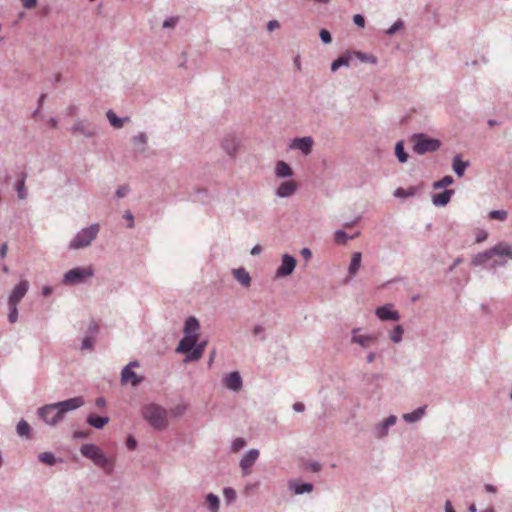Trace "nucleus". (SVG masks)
Segmentation results:
<instances>
[{"label": "nucleus", "instance_id": "64", "mask_svg": "<svg viewBox=\"0 0 512 512\" xmlns=\"http://www.w3.org/2000/svg\"><path fill=\"white\" fill-rule=\"evenodd\" d=\"M377 357V353L375 351H369L366 355L367 363H373Z\"/></svg>", "mask_w": 512, "mask_h": 512}, {"label": "nucleus", "instance_id": "23", "mask_svg": "<svg viewBox=\"0 0 512 512\" xmlns=\"http://www.w3.org/2000/svg\"><path fill=\"white\" fill-rule=\"evenodd\" d=\"M232 274L234 278L244 287L251 285V277L245 268L240 267L233 269Z\"/></svg>", "mask_w": 512, "mask_h": 512}, {"label": "nucleus", "instance_id": "41", "mask_svg": "<svg viewBox=\"0 0 512 512\" xmlns=\"http://www.w3.org/2000/svg\"><path fill=\"white\" fill-rule=\"evenodd\" d=\"M40 462L45 463L49 466H53L57 463V458L52 452H43L38 455Z\"/></svg>", "mask_w": 512, "mask_h": 512}, {"label": "nucleus", "instance_id": "24", "mask_svg": "<svg viewBox=\"0 0 512 512\" xmlns=\"http://www.w3.org/2000/svg\"><path fill=\"white\" fill-rule=\"evenodd\" d=\"M200 328L199 321L193 317L190 316L186 319L185 325H184V335H199L198 330Z\"/></svg>", "mask_w": 512, "mask_h": 512}, {"label": "nucleus", "instance_id": "37", "mask_svg": "<svg viewBox=\"0 0 512 512\" xmlns=\"http://www.w3.org/2000/svg\"><path fill=\"white\" fill-rule=\"evenodd\" d=\"M395 156L400 163H406L408 160V154L404 148V142L402 140L398 141L395 145Z\"/></svg>", "mask_w": 512, "mask_h": 512}, {"label": "nucleus", "instance_id": "39", "mask_svg": "<svg viewBox=\"0 0 512 512\" xmlns=\"http://www.w3.org/2000/svg\"><path fill=\"white\" fill-rule=\"evenodd\" d=\"M147 142H148V137H147L146 133H144V132H141V133L133 136V138H132V143L135 146L140 147L141 152H144L146 150Z\"/></svg>", "mask_w": 512, "mask_h": 512}, {"label": "nucleus", "instance_id": "56", "mask_svg": "<svg viewBox=\"0 0 512 512\" xmlns=\"http://www.w3.org/2000/svg\"><path fill=\"white\" fill-rule=\"evenodd\" d=\"M353 22L358 27H364L365 26V18L361 14L354 15Z\"/></svg>", "mask_w": 512, "mask_h": 512}, {"label": "nucleus", "instance_id": "32", "mask_svg": "<svg viewBox=\"0 0 512 512\" xmlns=\"http://www.w3.org/2000/svg\"><path fill=\"white\" fill-rule=\"evenodd\" d=\"M290 488L294 490L295 494L301 495L304 493H309L313 490V484L311 483H297V482H290L289 484Z\"/></svg>", "mask_w": 512, "mask_h": 512}, {"label": "nucleus", "instance_id": "34", "mask_svg": "<svg viewBox=\"0 0 512 512\" xmlns=\"http://www.w3.org/2000/svg\"><path fill=\"white\" fill-rule=\"evenodd\" d=\"M206 504H207L210 512H219L220 500L216 494H214V493L207 494Z\"/></svg>", "mask_w": 512, "mask_h": 512}, {"label": "nucleus", "instance_id": "4", "mask_svg": "<svg viewBox=\"0 0 512 512\" xmlns=\"http://www.w3.org/2000/svg\"><path fill=\"white\" fill-rule=\"evenodd\" d=\"M80 452L84 457L92 460L96 466L102 468L107 474L112 473L113 467L110 460L97 445L92 443L83 444L80 448Z\"/></svg>", "mask_w": 512, "mask_h": 512}, {"label": "nucleus", "instance_id": "55", "mask_svg": "<svg viewBox=\"0 0 512 512\" xmlns=\"http://www.w3.org/2000/svg\"><path fill=\"white\" fill-rule=\"evenodd\" d=\"M130 191V188L128 185H122L118 187V189L115 192L116 197L123 198L125 197Z\"/></svg>", "mask_w": 512, "mask_h": 512}, {"label": "nucleus", "instance_id": "44", "mask_svg": "<svg viewBox=\"0 0 512 512\" xmlns=\"http://www.w3.org/2000/svg\"><path fill=\"white\" fill-rule=\"evenodd\" d=\"M403 333H404V329L401 325L395 326L393 331L390 333L391 341L394 343L401 342Z\"/></svg>", "mask_w": 512, "mask_h": 512}, {"label": "nucleus", "instance_id": "19", "mask_svg": "<svg viewBox=\"0 0 512 512\" xmlns=\"http://www.w3.org/2000/svg\"><path fill=\"white\" fill-rule=\"evenodd\" d=\"M239 141L234 135H227L222 140V148L229 156H234L238 150Z\"/></svg>", "mask_w": 512, "mask_h": 512}, {"label": "nucleus", "instance_id": "31", "mask_svg": "<svg viewBox=\"0 0 512 512\" xmlns=\"http://www.w3.org/2000/svg\"><path fill=\"white\" fill-rule=\"evenodd\" d=\"M494 256H507L512 259V248L506 243H499L492 247Z\"/></svg>", "mask_w": 512, "mask_h": 512}, {"label": "nucleus", "instance_id": "14", "mask_svg": "<svg viewBox=\"0 0 512 512\" xmlns=\"http://www.w3.org/2000/svg\"><path fill=\"white\" fill-rule=\"evenodd\" d=\"M223 384L229 390L238 392L242 389L243 380L238 371H233L223 378Z\"/></svg>", "mask_w": 512, "mask_h": 512}, {"label": "nucleus", "instance_id": "53", "mask_svg": "<svg viewBox=\"0 0 512 512\" xmlns=\"http://www.w3.org/2000/svg\"><path fill=\"white\" fill-rule=\"evenodd\" d=\"M319 36L324 44H330L332 42L331 33L327 29H321L319 32Z\"/></svg>", "mask_w": 512, "mask_h": 512}, {"label": "nucleus", "instance_id": "29", "mask_svg": "<svg viewBox=\"0 0 512 512\" xmlns=\"http://www.w3.org/2000/svg\"><path fill=\"white\" fill-rule=\"evenodd\" d=\"M106 116H107V119L110 123V125L116 129H120L123 127L124 125V122L128 121L129 118L128 117H124V118H121V117H118L114 112L113 110H108L107 113H106Z\"/></svg>", "mask_w": 512, "mask_h": 512}, {"label": "nucleus", "instance_id": "27", "mask_svg": "<svg viewBox=\"0 0 512 512\" xmlns=\"http://www.w3.org/2000/svg\"><path fill=\"white\" fill-rule=\"evenodd\" d=\"M275 174L279 178H288L293 175V170L286 162L278 161L275 167Z\"/></svg>", "mask_w": 512, "mask_h": 512}, {"label": "nucleus", "instance_id": "40", "mask_svg": "<svg viewBox=\"0 0 512 512\" xmlns=\"http://www.w3.org/2000/svg\"><path fill=\"white\" fill-rule=\"evenodd\" d=\"M350 63V57L349 55H342L338 57L336 60H334L331 64V71L335 72L340 67H348Z\"/></svg>", "mask_w": 512, "mask_h": 512}, {"label": "nucleus", "instance_id": "10", "mask_svg": "<svg viewBox=\"0 0 512 512\" xmlns=\"http://www.w3.org/2000/svg\"><path fill=\"white\" fill-rule=\"evenodd\" d=\"M296 264L297 261L293 256L289 254H284L282 256L281 264L276 270V276L286 277L291 275L296 267Z\"/></svg>", "mask_w": 512, "mask_h": 512}, {"label": "nucleus", "instance_id": "51", "mask_svg": "<svg viewBox=\"0 0 512 512\" xmlns=\"http://www.w3.org/2000/svg\"><path fill=\"white\" fill-rule=\"evenodd\" d=\"M404 26V23L402 20H397L388 30H386V34L391 36L394 35L397 31L402 29Z\"/></svg>", "mask_w": 512, "mask_h": 512}, {"label": "nucleus", "instance_id": "43", "mask_svg": "<svg viewBox=\"0 0 512 512\" xmlns=\"http://www.w3.org/2000/svg\"><path fill=\"white\" fill-rule=\"evenodd\" d=\"M223 496L227 505L232 504L237 498L236 491L231 487H225L223 489Z\"/></svg>", "mask_w": 512, "mask_h": 512}, {"label": "nucleus", "instance_id": "57", "mask_svg": "<svg viewBox=\"0 0 512 512\" xmlns=\"http://www.w3.org/2000/svg\"><path fill=\"white\" fill-rule=\"evenodd\" d=\"M126 446L129 450H134L137 446V441L133 436H128Z\"/></svg>", "mask_w": 512, "mask_h": 512}, {"label": "nucleus", "instance_id": "9", "mask_svg": "<svg viewBox=\"0 0 512 512\" xmlns=\"http://www.w3.org/2000/svg\"><path fill=\"white\" fill-rule=\"evenodd\" d=\"M259 454L260 452L258 449H250L242 456L239 465L243 476H247L251 473V467L259 458Z\"/></svg>", "mask_w": 512, "mask_h": 512}, {"label": "nucleus", "instance_id": "30", "mask_svg": "<svg viewBox=\"0 0 512 512\" xmlns=\"http://www.w3.org/2000/svg\"><path fill=\"white\" fill-rule=\"evenodd\" d=\"M493 256H494V253L492 252V248H490L484 252L478 253L472 259V265H474V266L482 265V264L486 263L488 260H490Z\"/></svg>", "mask_w": 512, "mask_h": 512}, {"label": "nucleus", "instance_id": "8", "mask_svg": "<svg viewBox=\"0 0 512 512\" xmlns=\"http://www.w3.org/2000/svg\"><path fill=\"white\" fill-rule=\"evenodd\" d=\"M360 327L351 330V343L359 345L362 349H370L378 340L377 334H363Z\"/></svg>", "mask_w": 512, "mask_h": 512}, {"label": "nucleus", "instance_id": "21", "mask_svg": "<svg viewBox=\"0 0 512 512\" xmlns=\"http://www.w3.org/2000/svg\"><path fill=\"white\" fill-rule=\"evenodd\" d=\"M206 345H207V341H201V342L197 341L196 346L193 349V351H191V353H188V355L185 356V358L183 360L184 363L198 361L199 359H201Z\"/></svg>", "mask_w": 512, "mask_h": 512}, {"label": "nucleus", "instance_id": "42", "mask_svg": "<svg viewBox=\"0 0 512 512\" xmlns=\"http://www.w3.org/2000/svg\"><path fill=\"white\" fill-rule=\"evenodd\" d=\"M359 232H356L354 236H348L347 233L343 230H337L335 232V242L340 245H344L347 243L349 239H353L355 236H358Z\"/></svg>", "mask_w": 512, "mask_h": 512}, {"label": "nucleus", "instance_id": "28", "mask_svg": "<svg viewBox=\"0 0 512 512\" xmlns=\"http://www.w3.org/2000/svg\"><path fill=\"white\" fill-rule=\"evenodd\" d=\"M26 178H27V174L22 172L19 175V178L17 179L16 185H15V189L17 191V196L21 200L26 199L28 196V193H27V190L25 187Z\"/></svg>", "mask_w": 512, "mask_h": 512}, {"label": "nucleus", "instance_id": "22", "mask_svg": "<svg viewBox=\"0 0 512 512\" xmlns=\"http://www.w3.org/2000/svg\"><path fill=\"white\" fill-rule=\"evenodd\" d=\"M109 421L110 418L108 416H99L94 413L89 414L86 418L87 424L95 429H102Z\"/></svg>", "mask_w": 512, "mask_h": 512}, {"label": "nucleus", "instance_id": "12", "mask_svg": "<svg viewBox=\"0 0 512 512\" xmlns=\"http://www.w3.org/2000/svg\"><path fill=\"white\" fill-rule=\"evenodd\" d=\"M313 144L314 141L311 136H304L293 139L289 147L290 149L300 150L304 155H309L312 151Z\"/></svg>", "mask_w": 512, "mask_h": 512}, {"label": "nucleus", "instance_id": "18", "mask_svg": "<svg viewBox=\"0 0 512 512\" xmlns=\"http://www.w3.org/2000/svg\"><path fill=\"white\" fill-rule=\"evenodd\" d=\"M143 377L137 375L130 366H125L121 372V381L122 383L130 382L132 386H137L143 381Z\"/></svg>", "mask_w": 512, "mask_h": 512}, {"label": "nucleus", "instance_id": "59", "mask_svg": "<svg viewBox=\"0 0 512 512\" xmlns=\"http://www.w3.org/2000/svg\"><path fill=\"white\" fill-rule=\"evenodd\" d=\"M73 437L75 439H86V438L89 437V432L88 431L78 430V431H75L73 433Z\"/></svg>", "mask_w": 512, "mask_h": 512}, {"label": "nucleus", "instance_id": "49", "mask_svg": "<svg viewBox=\"0 0 512 512\" xmlns=\"http://www.w3.org/2000/svg\"><path fill=\"white\" fill-rule=\"evenodd\" d=\"M94 337L93 336H85L81 343L82 350H92L94 347Z\"/></svg>", "mask_w": 512, "mask_h": 512}, {"label": "nucleus", "instance_id": "61", "mask_svg": "<svg viewBox=\"0 0 512 512\" xmlns=\"http://www.w3.org/2000/svg\"><path fill=\"white\" fill-rule=\"evenodd\" d=\"M280 27V23L277 21V20H270L268 23H267V30L268 31H273L277 28Z\"/></svg>", "mask_w": 512, "mask_h": 512}, {"label": "nucleus", "instance_id": "15", "mask_svg": "<svg viewBox=\"0 0 512 512\" xmlns=\"http://www.w3.org/2000/svg\"><path fill=\"white\" fill-rule=\"evenodd\" d=\"M397 421V417L395 415H390L385 418L383 421L378 423L374 429V435L377 439H382L388 435L389 428L395 425Z\"/></svg>", "mask_w": 512, "mask_h": 512}, {"label": "nucleus", "instance_id": "54", "mask_svg": "<svg viewBox=\"0 0 512 512\" xmlns=\"http://www.w3.org/2000/svg\"><path fill=\"white\" fill-rule=\"evenodd\" d=\"M380 378H382V375L379 373L364 374L363 376V379L368 384H372L374 381L379 380Z\"/></svg>", "mask_w": 512, "mask_h": 512}, {"label": "nucleus", "instance_id": "2", "mask_svg": "<svg viewBox=\"0 0 512 512\" xmlns=\"http://www.w3.org/2000/svg\"><path fill=\"white\" fill-rule=\"evenodd\" d=\"M142 417L156 430H163L168 425V412L158 404L151 403L143 406Z\"/></svg>", "mask_w": 512, "mask_h": 512}, {"label": "nucleus", "instance_id": "6", "mask_svg": "<svg viewBox=\"0 0 512 512\" xmlns=\"http://www.w3.org/2000/svg\"><path fill=\"white\" fill-rule=\"evenodd\" d=\"M94 275L92 267H75L67 271L62 279L64 285H76L85 282Z\"/></svg>", "mask_w": 512, "mask_h": 512}, {"label": "nucleus", "instance_id": "13", "mask_svg": "<svg viewBox=\"0 0 512 512\" xmlns=\"http://www.w3.org/2000/svg\"><path fill=\"white\" fill-rule=\"evenodd\" d=\"M198 339L199 335H184L179 341L175 351L180 354L188 355V353H191L195 348Z\"/></svg>", "mask_w": 512, "mask_h": 512}, {"label": "nucleus", "instance_id": "63", "mask_svg": "<svg viewBox=\"0 0 512 512\" xmlns=\"http://www.w3.org/2000/svg\"><path fill=\"white\" fill-rule=\"evenodd\" d=\"M293 410L297 413H301L305 410V405L302 402H296L293 404Z\"/></svg>", "mask_w": 512, "mask_h": 512}, {"label": "nucleus", "instance_id": "16", "mask_svg": "<svg viewBox=\"0 0 512 512\" xmlns=\"http://www.w3.org/2000/svg\"><path fill=\"white\" fill-rule=\"evenodd\" d=\"M375 314L382 321H398L400 319L399 312L397 310H393L390 304L378 307Z\"/></svg>", "mask_w": 512, "mask_h": 512}, {"label": "nucleus", "instance_id": "62", "mask_svg": "<svg viewBox=\"0 0 512 512\" xmlns=\"http://www.w3.org/2000/svg\"><path fill=\"white\" fill-rule=\"evenodd\" d=\"M186 411V406L185 405H178L176 406L172 412L175 416H180L182 415L184 412Z\"/></svg>", "mask_w": 512, "mask_h": 512}, {"label": "nucleus", "instance_id": "52", "mask_svg": "<svg viewBox=\"0 0 512 512\" xmlns=\"http://www.w3.org/2000/svg\"><path fill=\"white\" fill-rule=\"evenodd\" d=\"M179 22V17H169L164 20L162 27L164 29L174 28Z\"/></svg>", "mask_w": 512, "mask_h": 512}, {"label": "nucleus", "instance_id": "45", "mask_svg": "<svg viewBox=\"0 0 512 512\" xmlns=\"http://www.w3.org/2000/svg\"><path fill=\"white\" fill-rule=\"evenodd\" d=\"M18 304L8 303L9 313H8V321L11 324H14L18 320Z\"/></svg>", "mask_w": 512, "mask_h": 512}, {"label": "nucleus", "instance_id": "5", "mask_svg": "<svg viewBox=\"0 0 512 512\" xmlns=\"http://www.w3.org/2000/svg\"><path fill=\"white\" fill-rule=\"evenodd\" d=\"M100 226L95 223L89 227L80 230L74 238L70 241L69 248L73 250L85 248L89 246L92 241L97 237Z\"/></svg>", "mask_w": 512, "mask_h": 512}, {"label": "nucleus", "instance_id": "50", "mask_svg": "<svg viewBox=\"0 0 512 512\" xmlns=\"http://www.w3.org/2000/svg\"><path fill=\"white\" fill-rule=\"evenodd\" d=\"M246 445V441L243 438H236L233 440L231 449L233 452H238Z\"/></svg>", "mask_w": 512, "mask_h": 512}, {"label": "nucleus", "instance_id": "1", "mask_svg": "<svg viewBox=\"0 0 512 512\" xmlns=\"http://www.w3.org/2000/svg\"><path fill=\"white\" fill-rule=\"evenodd\" d=\"M84 399L82 396L73 397L64 401L46 404L42 409L43 412L48 410L55 412L53 418H51V422H61L63 421L65 414L67 412L76 410L84 405Z\"/></svg>", "mask_w": 512, "mask_h": 512}, {"label": "nucleus", "instance_id": "58", "mask_svg": "<svg viewBox=\"0 0 512 512\" xmlns=\"http://www.w3.org/2000/svg\"><path fill=\"white\" fill-rule=\"evenodd\" d=\"M307 469L311 470L312 472H319L321 470V464L318 461L310 462L307 465Z\"/></svg>", "mask_w": 512, "mask_h": 512}, {"label": "nucleus", "instance_id": "46", "mask_svg": "<svg viewBox=\"0 0 512 512\" xmlns=\"http://www.w3.org/2000/svg\"><path fill=\"white\" fill-rule=\"evenodd\" d=\"M356 57L361 61V62H364V63H370V64H376L377 63V58L372 55V54H368V53H365V52H356Z\"/></svg>", "mask_w": 512, "mask_h": 512}, {"label": "nucleus", "instance_id": "17", "mask_svg": "<svg viewBox=\"0 0 512 512\" xmlns=\"http://www.w3.org/2000/svg\"><path fill=\"white\" fill-rule=\"evenodd\" d=\"M297 191V183L293 180L282 182L276 189V195L280 198H288Z\"/></svg>", "mask_w": 512, "mask_h": 512}, {"label": "nucleus", "instance_id": "48", "mask_svg": "<svg viewBox=\"0 0 512 512\" xmlns=\"http://www.w3.org/2000/svg\"><path fill=\"white\" fill-rule=\"evenodd\" d=\"M508 213L506 210H492L489 212V217L491 219H496L499 221H505L507 219Z\"/></svg>", "mask_w": 512, "mask_h": 512}, {"label": "nucleus", "instance_id": "36", "mask_svg": "<svg viewBox=\"0 0 512 512\" xmlns=\"http://www.w3.org/2000/svg\"><path fill=\"white\" fill-rule=\"evenodd\" d=\"M44 405L37 409L38 417L49 426H56L59 422H51V418L55 415V412L50 410L43 412Z\"/></svg>", "mask_w": 512, "mask_h": 512}, {"label": "nucleus", "instance_id": "7", "mask_svg": "<svg viewBox=\"0 0 512 512\" xmlns=\"http://www.w3.org/2000/svg\"><path fill=\"white\" fill-rule=\"evenodd\" d=\"M70 131L73 135H81L90 139L98 135V127L87 119H78L74 122Z\"/></svg>", "mask_w": 512, "mask_h": 512}, {"label": "nucleus", "instance_id": "20", "mask_svg": "<svg viewBox=\"0 0 512 512\" xmlns=\"http://www.w3.org/2000/svg\"><path fill=\"white\" fill-rule=\"evenodd\" d=\"M453 194L454 190L452 189H446L440 193L434 194L432 196V203L436 207H444L450 202V199Z\"/></svg>", "mask_w": 512, "mask_h": 512}, {"label": "nucleus", "instance_id": "38", "mask_svg": "<svg viewBox=\"0 0 512 512\" xmlns=\"http://www.w3.org/2000/svg\"><path fill=\"white\" fill-rule=\"evenodd\" d=\"M417 191H418V188L415 186H411L408 189L399 187L394 191L393 195L396 198H408V197H412V196L416 195Z\"/></svg>", "mask_w": 512, "mask_h": 512}, {"label": "nucleus", "instance_id": "35", "mask_svg": "<svg viewBox=\"0 0 512 512\" xmlns=\"http://www.w3.org/2000/svg\"><path fill=\"white\" fill-rule=\"evenodd\" d=\"M16 432L20 437H26V438L31 437V427L28 424V422L25 421L24 419H21L18 422V424L16 426Z\"/></svg>", "mask_w": 512, "mask_h": 512}, {"label": "nucleus", "instance_id": "25", "mask_svg": "<svg viewBox=\"0 0 512 512\" xmlns=\"http://www.w3.org/2000/svg\"><path fill=\"white\" fill-rule=\"evenodd\" d=\"M470 165L469 161H464L461 159L460 155H456L453 158L452 168L454 173L458 177H462L465 173L466 168Z\"/></svg>", "mask_w": 512, "mask_h": 512}, {"label": "nucleus", "instance_id": "60", "mask_svg": "<svg viewBox=\"0 0 512 512\" xmlns=\"http://www.w3.org/2000/svg\"><path fill=\"white\" fill-rule=\"evenodd\" d=\"M124 219L129 221L128 227L133 228L134 227V216L130 211H126L124 214Z\"/></svg>", "mask_w": 512, "mask_h": 512}, {"label": "nucleus", "instance_id": "33", "mask_svg": "<svg viewBox=\"0 0 512 512\" xmlns=\"http://www.w3.org/2000/svg\"><path fill=\"white\" fill-rule=\"evenodd\" d=\"M362 254L360 252H355L352 254L351 263L349 265V275L354 276L361 266Z\"/></svg>", "mask_w": 512, "mask_h": 512}, {"label": "nucleus", "instance_id": "3", "mask_svg": "<svg viewBox=\"0 0 512 512\" xmlns=\"http://www.w3.org/2000/svg\"><path fill=\"white\" fill-rule=\"evenodd\" d=\"M412 143V151L417 155H424L439 150L441 141L437 138H432L425 133H414L410 137Z\"/></svg>", "mask_w": 512, "mask_h": 512}, {"label": "nucleus", "instance_id": "47", "mask_svg": "<svg viewBox=\"0 0 512 512\" xmlns=\"http://www.w3.org/2000/svg\"><path fill=\"white\" fill-rule=\"evenodd\" d=\"M453 182H454L453 177L450 176V175H447V176H444L442 179H440L438 181H435L433 183V188L434 189H440L442 187L451 185Z\"/></svg>", "mask_w": 512, "mask_h": 512}, {"label": "nucleus", "instance_id": "26", "mask_svg": "<svg viewBox=\"0 0 512 512\" xmlns=\"http://www.w3.org/2000/svg\"><path fill=\"white\" fill-rule=\"evenodd\" d=\"M426 405L418 407L416 410L403 414L402 418L408 423H414L419 421L425 414Z\"/></svg>", "mask_w": 512, "mask_h": 512}, {"label": "nucleus", "instance_id": "11", "mask_svg": "<svg viewBox=\"0 0 512 512\" xmlns=\"http://www.w3.org/2000/svg\"><path fill=\"white\" fill-rule=\"evenodd\" d=\"M29 290V282L21 280L8 297V303L19 304Z\"/></svg>", "mask_w": 512, "mask_h": 512}]
</instances>
